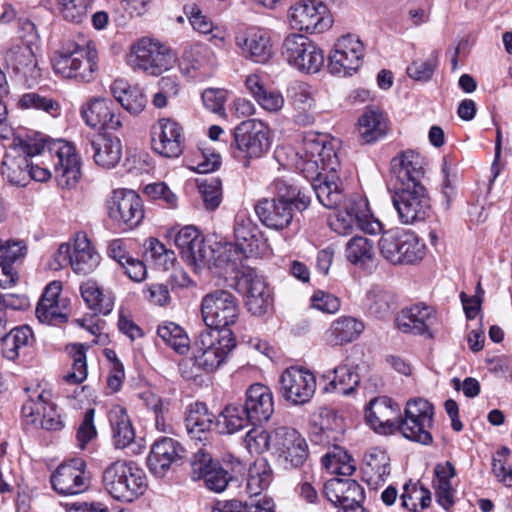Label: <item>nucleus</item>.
<instances>
[{
    "mask_svg": "<svg viewBox=\"0 0 512 512\" xmlns=\"http://www.w3.org/2000/svg\"><path fill=\"white\" fill-rule=\"evenodd\" d=\"M400 408L388 397H379L370 401L365 417L370 426L379 432L399 431L405 438L429 445L433 438L430 429L433 426L434 407L424 398L407 401L404 417H399Z\"/></svg>",
    "mask_w": 512,
    "mask_h": 512,
    "instance_id": "obj_1",
    "label": "nucleus"
},
{
    "mask_svg": "<svg viewBox=\"0 0 512 512\" xmlns=\"http://www.w3.org/2000/svg\"><path fill=\"white\" fill-rule=\"evenodd\" d=\"M98 51L96 44L83 35L66 39L52 56L55 74L65 79L89 83L98 71Z\"/></svg>",
    "mask_w": 512,
    "mask_h": 512,
    "instance_id": "obj_2",
    "label": "nucleus"
},
{
    "mask_svg": "<svg viewBox=\"0 0 512 512\" xmlns=\"http://www.w3.org/2000/svg\"><path fill=\"white\" fill-rule=\"evenodd\" d=\"M104 489L116 500L132 502L146 490L145 472L133 461L117 460L105 468Z\"/></svg>",
    "mask_w": 512,
    "mask_h": 512,
    "instance_id": "obj_3",
    "label": "nucleus"
},
{
    "mask_svg": "<svg viewBox=\"0 0 512 512\" xmlns=\"http://www.w3.org/2000/svg\"><path fill=\"white\" fill-rule=\"evenodd\" d=\"M236 342L231 330L205 329L198 335L192 347L194 366L204 372L217 370L235 348Z\"/></svg>",
    "mask_w": 512,
    "mask_h": 512,
    "instance_id": "obj_4",
    "label": "nucleus"
},
{
    "mask_svg": "<svg viewBox=\"0 0 512 512\" xmlns=\"http://www.w3.org/2000/svg\"><path fill=\"white\" fill-rule=\"evenodd\" d=\"M378 247L381 256L393 265L414 264L425 255V244L418 236L401 228L383 232Z\"/></svg>",
    "mask_w": 512,
    "mask_h": 512,
    "instance_id": "obj_5",
    "label": "nucleus"
},
{
    "mask_svg": "<svg viewBox=\"0 0 512 512\" xmlns=\"http://www.w3.org/2000/svg\"><path fill=\"white\" fill-rule=\"evenodd\" d=\"M174 61L175 55L171 49L150 38L137 41L127 58V63L133 70H140L153 76L170 69Z\"/></svg>",
    "mask_w": 512,
    "mask_h": 512,
    "instance_id": "obj_6",
    "label": "nucleus"
},
{
    "mask_svg": "<svg viewBox=\"0 0 512 512\" xmlns=\"http://www.w3.org/2000/svg\"><path fill=\"white\" fill-rule=\"evenodd\" d=\"M239 311L236 297L226 290L212 291L201 301V314L208 330H229L228 327L236 323Z\"/></svg>",
    "mask_w": 512,
    "mask_h": 512,
    "instance_id": "obj_7",
    "label": "nucleus"
},
{
    "mask_svg": "<svg viewBox=\"0 0 512 512\" xmlns=\"http://www.w3.org/2000/svg\"><path fill=\"white\" fill-rule=\"evenodd\" d=\"M269 128L258 119L242 121L234 130V145H231L234 158H260L270 147Z\"/></svg>",
    "mask_w": 512,
    "mask_h": 512,
    "instance_id": "obj_8",
    "label": "nucleus"
},
{
    "mask_svg": "<svg viewBox=\"0 0 512 512\" xmlns=\"http://www.w3.org/2000/svg\"><path fill=\"white\" fill-rule=\"evenodd\" d=\"M282 54L288 63L300 71L318 72L324 64L323 51L302 34H289L282 44Z\"/></svg>",
    "mask_w": 512,
    "mask_h": 512,
    "instance_id": "obj_9",
    "label": "nucleus"
},
{
    "mask_svg": "<svg viewBox=\"0 0 512 512\" xmlns=\"http://www.w3.org/2000/svg\"><path fill=\"white\" fill-rule=\"evenodd\" d=\"M12 145L27 157L49 156L58 160H72L76 156V147L73 142L62 138H49L40 133H33L25 137H15Z\"/></svg>",
    "mask_w": 512,
    "mask_h": 512,
    "instance_id": "obj_10",
    "label": "nucleus"
},
{
    "mask_svg": "<svg viewBox=\"0 0 512 512\" xmlns=\"http://www.w3.org/2000/svg\"><path fill=\"white\" fill-rule=\"evenodd\" d=\"M399 219L404 224L423 221L431 209L430 197L423 185L396 189L392 197Z\"/></svg>",
    "mask_w": 512,
    "mask_h": 512,
    "instance_id": "obj_11",
    "label": "nucleus"
},
{
    "mask_svg": "<svg viewBox=\"0 0 512 512\" xmlns=\"http://www.w3.org/2000/svg\"><path fill=\"white\" fill-rule=\"evenodd\" d=\"M174 243L179 249L183 260L190 265L194 271L210 267V262L215 251L205 244L203 236L194 226L180 228L174 235Z\"/></svg>",
    "mask_w": 512,
    "mask_h": 512,
    "instance_id": "obj_12",
    "label": "nucleus"
},
{
    "mask_svg": "<svg viewBox=\"0 0 512 512\" xmlns=\"http://www.w3.org/2000/svg\"><path fill=\"white\" fill-rule=\"evenodd\" d=\"M107 209L109 217L126 229L137 227L144 218L141 198L128 189L114 190L107 200Z\"/></svg>",
    "mask_w": 512,
    "mask_h": 512,
    "instance_id": "obj_13",
    "label": "nucleus"
},
{
    "mask_svg": "<svg viewBox=\"0 0 512 512\" xmlns=\"http://www.w3.org/2000/svg\"><path fill=\"white\" fill-rule=\"evenodd\" d=\"M288 17L293 29L308 33H322L332 25L326 6L318 0L296 3L289 9Z\"/></svg>",
    "mask_w": 512,
    "mask_h": 512,
    "instance_id": "obj_14",
    "label": "nucleus"
},
{
    "mask_svg": "<svg viewBox=\"0 0 512 512\" xmlns=\"http://www.w3.org/2000/svg\"><path fill=\"white\" fill-rule=\"evenodd\" d=\"M364 46L355 35L342 36L329 55L328 68L334 75L346 76L358 70L362 63Z\"/></svg>",
    "mask_w": 512,
    "mask_h": 512,
    "instance_id": "obj_15",
    "label": "nucleus"
},
{
    "mask_svg": "<svg viewBox=\"0 0 512 512\" xmlns=\"http://www.w3.org/2000/svg\"><path fill=\"white\" fill-rule=\"evenodd\" d=\"M235 279V289L246 296L248 311L256 316L264 315L271 305V299L263 278L257 274L256 270L248 267Z\"/></svg>",
    "mask_w": 512,
    "mask_h": 512,
    "instance_id": "obj_16",
    "label": "nucleus"
},
{
    "mask_svg": "<svg viewBox=\"0 0 512 512\" xmlns=\"http://www.w3.org/2000/svg\"><path fill=\"white\" fill-rule=\"evenodd\" d=\"M185 457L186 449L179 441L162 437L151 446L147 466L154 476L162 478L170 469L181 465Z\"/></svg>",
    "mask_w": 512,
    "mask_h": 512,
    "instance_id": "obj_17",
    "label": "nucleus"
},
{
    "mask_svg": "<svg viewBox=\"0 0 512 512\" xmlns=\"http://www.w3.org/2000/svg\"><path fill=\"white\" fill-rule=\"evenodd\" d=\"M321 173L318 181L313 184V190L318 201L327 209H338L342 204L345 193L339 176L341 162H320Z\"/></svg>",
    "mask_w": 512,
    "mask_h": 512,
    "instance_id": "obj_18",
    "label": "nucleus"
},
{
    "mask_svg": "<svg viewBox=\"0 0 512 512\" xmlns=\"http://www.w3.org/2000/svg\"><path fill=\"white\" fill-rule=\"evenodd\" d=\"M274 449L292 468L303 466L309 455L306 439L296 429L287 426L274 429Z\"/></svg>",
    "mask_w": 512,
    "mask_h": 512,
    "instance_id": "obj_19",
    "label": "nucleus"
},
{
    "mask_svg": "<svg viewBox=\"0 0 512 512\" xmlns=\"http://www.w3.org/2000/svg\"><path fill=\"white\" fill-rule=\"evenodd\" d=\"M282 396L295 405L307 403L315 393V376L302 368H287L280 378Z\"/></svg>",
    "mask_w": 512,
    "mask_h": 512,
    "instance_id": "obj_20",
    "label": "nucleus"
},
{
    "mask_svg": "<svg viewBox=\"0 0 512 512\" xmlns=\"http://www.w3.org/2000/svg\"><path fill=\"white\" fill-rule=\"evenodd\" d=\"M81 117L89 127L105 132L117 131L122 126L120 113L109 98H91L81 107Z\"/></svg>",
    "mask_w": 512,
    "mask_h": 512,
    "instance_id": "obj_21",
    "label": "nucleus"
},
{
    "mask_svg": "<svg viewBox=\"0 0 512 512\" xmlns=\"http://www.w3.org/2000/svg\"><path fill=\"white\" fill-rule=\"evenodd\" d=\"M51 484L62 495H75L86 491L90 480L85 472V462L77 458L60 465L51 476Z\"/></svg>",
    "mask_w": 512,
    "mask_h": 512,
    "instance_id": "obj_22",
    "label": "nucleus"
},
{
    "mask_svg": "<svg viewBox=\"0 0 512 512\" xmlns=\"http://www.w3.org/2000/svg\"><path fill=\"white\" fill-rule=\"evenodd\" d=\"M235 42L242 55L255 63L265 64L272 57L271 38L265 29L248 28L236 36Z\"/></svg>",
    "mask_w": 512,
    "mask_h": 512,
    "instance_id": "obj_23",
    "label": "nucleus"
},
{
    "mask_svg": "<svg viewBox=\"0 0 512 512\" xmlns=\"http://www.w3.org/2000/svg\"><path fill=\"white\" fill-rule=\"evenodd\" d=\"M327 499L341 510L360 506L365 499L364 488L353 479L332 478L324 485Z\"/></svg>",
    "mask_w": 512,
    "mask_h": 512,
    "instance_id": "obj_24",
    "label": "nucleus"
},
{
    "mask_svg": "<svg viewBox=\"0 0 512 512\" xmlns=\"http://www.w3.org/2000/svg\"><path fill=\"white\" fill-rule=\"evenodd\" d=\"M35 397L29 396V399L22 406V415L31 418V423L40 425L41 428L49 431L60 430L63 423L60 415L54 409L52 404L47 402L45 392L34 391Z\"/></svg>",
    "mask_w": 512,
    "mask_h": 512,
    "instance_id": "obj_25",
    "label": "nucleus"
},
{
    "mask_svg": "<svg viewBox=\"0 0 512 512\" xmlns=\"http://www.w3.org/2000/svg\"><path fill=\"white\" fill-rule=\"evenodd\" d=\"M252 420V424L268 421L274 413L273 394L270 388L261 383L249 386L242 405Z\"/></svg>",
    "mask_w": 512,
    "mask_h": 512,
    "instance_id": "obj_26",
    "label": "nucleus"
},
{
    "mask_svg": "<svg viewBox=\"0 0 512 512\" xmlns=\"http://www.w3.org/2000/svg\"><path fill=\"white\" fill-rule=\"evenodd\" d=\"M158 139L153 138V149L162 157L178 158L183 150L182 127L172 119H160Z\"/></svg>",
    "mask_w": 512,
    "mask_h": 512,
    "instance_id": "obj_27",
    "label": "nucleus"
},
{
    "mask_svg": "<svg viewBox=\"0 0 512 512\" xmlns=\"http://www.w3.org/2000/svg\"><path fill=\"white\" fill-rule=\"evenodd\" d=\"M341 141L326 134L309 133L304 136L302 150L297 153L301 160H332L342 156Z\"/></svg>",
    "mask_w": 512,
    "mask_h": 512,
    "instance_id": "obj_28",
    "label": "nucleus"
},
{
    "mask_svg": "<svg viewBox=\"0 0 512 512\" xmlns=\"http://www.w3.org/2000/svg\"><path fill=\"white\" fill-rule=\"evenodd\" d=\"M260 221L268 228L283 230L293 220V205L275 199H263L255 206Z\"/></svg>",
    "mask_w": 512,
    "mask_h": 512,
    "instance_id": "obj_29",
    "label": "nucleus"
},
{
    "mask_svg": "<svg viewBox=\"0 0 512 512\" xmlns=\"http://www.w3.org/2000/svg\"><path fill=\"white\" fill-rule=\"evenodd\" d=\"M5 67L25 78L39 76L37 60L29 44H14L4 51Z\"/></svg>",
    "mask_w": 512,
    "mask_h": 512,
    "instance_id": "obj_30",
    "label": "nucleus"
},
{
    "mask_svg": "<svg viewBox=\"0 0 512 512\" xmlns=\"http://www.w3.org/2000/svg\"><path fill=\"white\" fill-rule=\"evenodd\" d=\"M434 320L433 309L425 305H413L404 308L396 318V324L399 330L404 333L423 335L429 333V328Z\"/></svg>",
    "mask_w": 512,
    "mask_h": 512,
    "instance_id": "obj_31",
    "label": "nucleus"
},
{
    "mask_svg": "<svg viewBox=\"0 0 512 512\" xmlns=\"http://www.w3.org/2000/svg\"><path fill=\"white\" fill-rule=\"evenodd\" d=\"M235 242L242 248V251L251 256L257 254L264 244L263 233L258 225L245 214H239L235 218L234 225Z\"/></svg>",
    "mask_w": 512,
    "mask_h": 512,
    "instance_id": "obj_32",
    "label": "nucleus"
},
{
    "mask_svg": "<svg viewBox=\"0 0 512 512\" xmlns=\"http://www.w3.org/2000/svg\"><path fill=\"white\" fill-rule=\"evenodd\" d=\"M2 355L11 361L16 360L21 353H26L33 343V332L29 326L12 328L9 332L4 325V333L0 335Z\"/></svg>",
    "mask_w": 512,
    "mask_h": 512,
    "instance_id": "obj_33",
    "label": "nucleus"
},
{
    "mask_svg": "<svg viewBox=\"0 0 512 512\" xmlns=\"http://www.w3.org/2000/svg\"><path fill=\"white\" fill-rule=\"evenodd\" d=\"M100 256L84 233H77L72 249V269L77 274H89L98 266Z\"/></svg>",
    "mask_w": 512,
    "mask_h": 512,
    "instance_id": "obj_34",
    "label": "nucleus"
},
{
    "mask_svg": "<svg viewBox=\"0 0 512 512\" xmlns=\"http://www.w3.org/2000/svg\"><path fill=\"white\" fill-rule=\"evenodd\" d=\"M361 320L351 316H342L334 320L325 333V340L330 345H343L355 341L364 331Z\"/></svg>",
    "mask_w": 512,
    "mask_h": 512,
    "instance_id": "obj_35",
    "label": "nucleus"
},
{
    "mask_svg": "<svg viewBox=\"0 0 512 512\" xmlns=\"http://www.w3.org/2000/svg\"><path fill=\"white\" fill-rule=\"evenodd\" d=\"M60 292V282L54 281L47 285L36 307V316L40 322L56 325L66 321V315L59 311Z\"/></svg>",
    "mask_w": 512,
    "mask_h": 512,
    "instance_id": "obj_36",
    "label": "nucleus"
},
{
    "mask_svg": "<svg viewBox=\"0 0 512 512\" xmlns=\"http://www.w3.org/2000/svg\"><path fill=\"white\" fill-rule=\"evenodd\" d=\"M110 90L115 100L130 114L138 115L146 107V96L138 86H131L123 79H116Z\"/></svg>",
    "mask_w": 512,
    "mask_h": 512,
    "instance_id": "obj_37",
    "label": "nucleus"
},
{
    "mask_svg": "<svg viewBox=\"0 0 512 512\" xmlns=\"http://www.w3.org/2000/svg\"><path fill=\"white\" fill-rule=\"evenodd\" d=\"M112 440L116 448H126L135 439V430L127 411L121 406H114L108 413Z\"/></svg>",
    "mask_w": 512,
    "mask_h": 512,
    "instance_id": "obj_38",
    "label": "nucleus"
},
{
    "mask_svg": "<svg viewBox=\"0 0 512 512\" xmlns=\"http://www.w3.org/2000/svg\"><path fill=\"white\" fill-rule=\"evenodd\" d=\"M216 426L215 416L205 403L195 402L189 405L185 415V427L191 438L202 440V435Z\"/></svg>",
    "mask_w": 512,
    "mask_h": 512,
    "instance_id": "obj_39",
    "label": "nucleus"
},
{
    "mask_svg": "<svg viewBox=\"0 0 512 512\" xmlns=\"http://www.w3.org/2000/svg\"><path fill=\"white\" fill-rule=\"evenodd\" d=\"M246 87L256 102L268 112H278L284 106V97L277 90L267 89L257 74L247 76Z\"/></svg>",
    "mask_w": 512,
    "mask_h": 512,
    "instance_id": "obj_40",
    "label": "nucleus"
},
{
    "mask_svg": "<svg viewBox=\"0 0 512 512\" xmlns=\"http://www.w3.org/2000/svg\"><path fill=\"white\" fill-rule=\"evenodd\" d=\"M343 207L346 212V218L338 216L331 222L332 229L338 234H346L347 230L352 227L359 219L367 216L368 202L360 196H352L349 199L344 198L342 204L338 207Z\"/></svg>",
    "mask_w": 512,
    "mask_h": 512,
    "instance_id": "obj_41",
    "label": "nucleus"
},
{
    "mask_svg": "<svg viewBox=\"0 0 512 512\" xmlns=\"http://www.w3.org/2000/svg\"><path fill=\"white\" fill-rule=\"evenodd\" d=\"M390 174L395 190L411 189L416 185H422L421 179L424 177L425 170L422 162H392Z\"/></svg>",
    "mask_w": 512,
    "mask_h": 512,
    "instance_id": "obj_42",
    "label": "nucleus"
},
{
    "mask_svg": "<svg viewBox=\"0 0 512 512\" xmlns=\"http://www.w3.org/2000/svg\"><path fill=\"white\" fill-rule=\"evenodd\" d=\"M80 292L88 307L96 313L108 315L112 311L114 306L112 293L101 289L95 281L88 280L82 283Z\"/></svg>",
    "mask_w": 512,
    "mask_h": 512,
    "instance_id": "obj_43",
    "label": "nucleus"
},
{
    "mask_svg": "<svg viewBox=\"0 0 512 512\" xmlns=\"http://www.w3.org/2000/svg\"><path fill=\"white\" fill-rule=\"evenodd\" d=\"M360 136L363 143H372L386 135L387 124L382 112L369 107L359 119Z\"/></svg>",
    "mask_w": 512,
    "mask_h": 512,
    "instance_id": "obj_44",
    "label": "nucleus"
},
{
    "mask_svg": "<svg viewBox=\"0 0 512 512\" xmlns=\"http://www.w3.org/2000/svg\"><path fill=\"white\" fill-rule=\"evenodd\" d=\"M249 423L252 424V420L242 405L228 404L219 415L216 428L219 433L233 434L247 427Z\"/></svg>",
    "mask_w": 512,
    "mask_h": 512,
    "instance_id": "obj_45",
    "label": "nucleus"
},
{
    "mask_svg": "<svg viewBox=\"0 0 512 512\" xmlns=\"http://www.w3.org/2000/svg\"><path fill=\"white\" fill-rule=\"evenodd\" d=\"M323 467L332 474L350 476L356 470L354 459L342 447L333 445L321 459Z\"/></svg>",
    "mask_w": 512,
    "mask_h": 512,
    "instance_id": "obj_46",
    "label": "nucleus"
},
{
    "mask_svg": "<svg viewBox=\"0 0 512 512\" xmlns=\"http://www.w3.org/2000/svg\"><path fill=\"white\" fill-rule=\"evenodd\" d=\"M374 254V243L363 236H354L345 245L347 260L359 267H365L372 262Z\"/></svg>",
    "mask_w": 512,
    "mask_h": 512,
    "instance_id": "obj_47",
    "label": "nucleus"
},
{
    "mask_svg": "<svg viewBox=\"0 0 512 512\" xmlns=\"http://www.w3.org/2000/svg\"><path fill=\"white\" fill-rule=\"evenodd\" d=\"M86 152L90 154L94 160H121L122 157V145L117 137H108L105 135H99L93 139L89 146L86 148Z\"/></svg>",
    "mask_w": 512,
    "mask_h": 512,
    "instance_id": "obj_48",
    "label": "nucleus"
},
{
    "mask_svg": "<svg viewBox=\"0 0 512 512\" xmlns=\"http://www.w3.org/2000/svg\"><path fill=\"white\" fill-rule=\"evenodd\" d=\"M362 470L370 480H384L390 474V458L385 451L372 448L364 456Z\"/></svg>",
    "mask_w": 512,
    "mask_h": 512,
    "instance_id": "obj_49",
    "label": "nucleus"
},
{
    "mask_svg": "<svg viewBox=\"0 0 512 512\" xmlns=\"http://www.w3.org/2000/svg\"><path fill=\"white\" fill-rule=\"evenodd\" d=\"M364 305L370 315L384 319L393 309V297L383 288L375 286L367 292Z\"/></svg>",
    "mask_w": 512,
    "mask_h": 512,
    "instance_id": "obj_50",
    "label": "nucleus"
},
{
    "mask_svg": "<svg viewBox=\"0 0 512 512\" xmlns=\"http://www.w3.org/2000/svg\"><path fill=\"white\" fill-rule=\"evenodd\" d=\"M277 197L275 200L289 203L299 211L305 210L310 205V197L297 186L286 180L277 179L274 182Z\"/></svg>",
    "mask_w": 512,
    "mask_h": 512,
    "instance_id": "obj_51",
    "label": "nucleus"
},
{
    "mask_svg": "<svg viewBox=\"0 0 512 512\" xmlns=\"http://www.w3.org/2000/svg\"><path fill=\"white\" fill-rule=\"evenodd\" d=\"M334 378L326 387L327 391H335L343 395L352 393L360 382L359 375L353 367L340 365L333 370Z\"/></svg>",
    "mask_w": 512,
    "mask_h": 512,
    "instance_id": "obj_52",
    "label": "nucleus"
},
{
    "mask_svg": "<svg viewBox=\"0 0 512 512\" xmlns=\"http://www.w3.org/2000/svg\"><path fill=\"white\" fill-rule=\"evenodd\" d=\"M180 69L189 78L197 79L207 76L209 71L205 65V58L199 47L186 48L180 62Z\"/></svg>",
    "mask_w": 512,
    "mask_h": 512,
    "instance_id": "obj_53",
    "label": "nucleus"
},
{
    "mask_svg": "<svg viewBox=\"0 0 512 512\" xmlns=\"http://www.w3.org/2000/svg\"><path fill=\"white\" fill-rule=\"evenodd\" d=\"M443 183L442 196L444 198L443 206L449 209L452 201L456 197V187L461 179V171L456 162H444L442 167Z\"/></svg>",
    "mask_w": 512,
    "mask_h": 512,
    "instance_id": "obj_54",
    "label": "nucleus"
},
{
    "mask_svg": "<svg viewBox=\"0 0 512 512\" xmlns=\"http://www.w3.org/2000/svg\"><path fill=\"white\" fill-rule=\"evenodd\" d=\"M73 359L71 371L64 377L69 383L79 384L87 378L86 351L83 344H72L67 347Z\"/></svg>",
    "mask_w": 512,
    "mask_h": 512,
    "instance_id": "obj_55",
    "label": "nucleus"
},
{
    "mask_svg": "<svg viewBox=\"0 0 512 512\" xmlns=\"http://www.w3.org/2000/svg\"><path fill=\"white\" fill-rule=\"evenodd\" d=\"M62 17L73 23H81L87 18L90 0H54Z\"/></svg>",
    "mask_w": 512,
    "mask_h": 512,
    "instance_id": "obj_56",
    "label": "nucleus"
},
{
    "mask_svg": "<svg viewBox=\"0 0 512 512\" xmlns=\"http://www.w3.org/2000/svg\"><path fill=\"white\" fill-rule=\"evenodd\" d=\"M287 94L292 105L298 110H309L315 104L314 90L305 82L295 81L291 83Z\"/></svg>",
    "mask_w": 512,
    "mask_h": 512,
    "instance_id": "obj_57",
    "label": "nucleus"
},
{
    "mask_svg": "<svg viewBox=\"0 0 512 512\" xmlns=\"http://www.w3.org/2000/svg\"><path fill=\"white\" fill-rule=\"evenodd\" d=\"M272 479V470L266 463L256 464L249 470L247 490L250 495H258L270 486Z\"/></svg>",
    "mask_w": 512,
    "mask_h": 512,
    "instance_id": "obj_58",
    "label": "nucleus"
},
{
    "mask_svg": "<svg viewBox=\"0 0 512 512\" xmlns=\"http://www.w3.org/2000/svg\"><path fill=\"white\" fill-rule=\"evenodd\" d=\"M244 442L250 453L261 454L271 447L274 448V430L268 432L254 427L246 433Z\"/></svg>",
    "mask_w": 512,
    "mask_h": 512,
    "instance_id": "obj_59",
    "label": "nucleus"
},
{
    "mask_svg": "<svg viewBox=\"0 0 512 512\" xmlns=\"http://www.w3.org/2000/svg\"><path fill=\"white\" fill-rule=\"evenodd\" d=\"M240 248L242 247L236 242H227L217 251L216 257L212 256L211 260L214 259L216 266L226 267L231 265L232 269H234L238 261L251 256Z\"/></svg>",
    "mask_w": 512,
    "mask_h": 512,
    "instance_id": "obj_60",
    "label": "nucleus"
},
{
    "mask_svg": "<svg viewBox=\"0 0 512 512\" xmlns=\"http://www.w3.org/2000/svg\"><path fill=\"white\" fill-rule=\"evenodd\" d=\"M29 307V299L19 294H0V335L4 333V325L8 324L7 310H24Z\"/></svg>",
    "mask_w": 512,
    "mask_h": 512,
    "instance_id": "obj_61",
    "label": "nucleus"
},
{
    "mask_svg": "<svg viewBox=\"0 0 512 512\" xmlns=\"http://www.w3.org/2000/svg\"><path fill=\"white\" fill-rule=\"evenodd\" d=\"M218 462L209 452L202 448L199 449L190 458L191 478L193 480L203 479Z\"/></svg>",
    "mask_w": 512,
    "mask_h": 512,
    "instance_id": "obj_62",
    "label": "nucleus"
},
{
    "mask_svg": "<svg viewBox=\"0 0 512 512\" xmlns=\"http://www.w3.org/2000/svg\"><path fill=\"white\" fill-rule=\"evenodd\" d=\"M183 11L196 32L209 34L214 30V23L208 16L203 14L197 4L188 3L184 5Z\"/></svg>",
    "mask_w": 512,
    "mask_h": 512,
    "instance_id": "obj_63",
    "label": "nucleus"
},
{
    "mask_svg": "<svg viewBox=\"0 0 512 512\" xmlns=\"http://www.w3.org/2000/svg\"><path fill=\"white\" fill-rule=\"evenodd\" d=\"M437 63V56L433 53L425 60H414L406 71L408 76L415 81L427 82L431 79Z\"/></svg>",
    "mask_w": 512,
    "mask_h": 512,
    "instance_id": "obj_64",
    "label": "nucleus"
}]
</instances>
